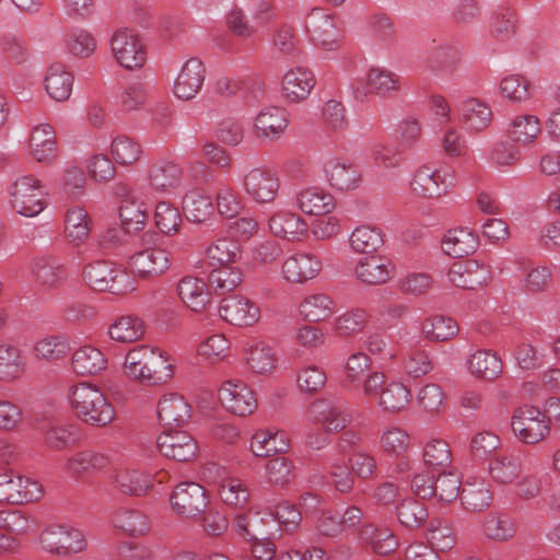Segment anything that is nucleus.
Wrapping results in <instances>:
<instances>
[{
  "instance_id": "f257e3e1",
  "label": "nucleus",
  "mask_w": 560,
  "mask_h": 560,
  "mask_svg": "<svg viewBox=\"0 0 560 560\" xmlns=\"http://www.w3.org/2000/svg\"><path fill=\"white\" fill-rule=\"evenodd\" d=\"M122 372L131 381L158 386L173 378L175 363L160 348L151 345H138L127 351Z\"/></svg>"
},
{
  "instance_id": "f03ea898",
  "label": "nucleus",
  "mask_w": 560,
  "mask_h": 560,
  "mask_svg": "<svg viewBox=\"0 0 560 560\" xmlns=\"http://www.w3.org/2000/svg\"><path fill=\"white\" fill-rule=\"evenodd\" d=\"M67 398L74 416L94 428H104L116 419V409L106 394L91 382L71 385Z\"/></svg>"
},
{
  "instance_id": "7ed1b4c3",
  "label": "nucleus",
  "mask_w": 560,
  "mask_h": 560,
  "mask_svg": "<svg viewBox=\"0 0 560 560\" xmlns=\"http://www.w3.org/2000/svg\"><path fill=\"white\" fill-rule=\"evenodd\" d=\"M173 264L172 253L162 245L161 236L145 231L138 241V249L128 257L130 276L140 280H152L164 275Z\"/></svg>"
},
{
  "instance_id": "20e7f679",
  "label": "nucleus",
  "mask_w": 560,
  "mask_h": 560,
  "mask_svg": "<svg viewBox=\"0 0 560 560\" xmlns=\"http://www.w3.org/2000/svg\"><path fill=\"white\" fill-rule=\"evenodd\" d=\"M9 205L19 215L35 218L48 206L43 180L34 174L18 175L8 189Z\"/></svg>"
},
{
  "instance_id": "39448f33",
  "label": "nucleus",
  "mask_w": 560,
  "mask_h": 560,
  "mask_svg": "<svg viewBox=\"0 0 560 560\" xmlns=\"http://www.w3.org/2000/svg\"><path fill=\"white\" fill-rule=\"evenodd\" d=\"M362 393L374 399L382 411L392 415L406 410L411 398V392L406 385L399 381L388 382L381 371H373L364 378Z\"/></svg>"
},
{
  "instance_id": "423d86ee",
  "label": "nucleus",
  "mask_w": 560,
  "mask_h": 560,
  "mask_svg": "<svg viewBox=\"0 0 560 560\" xmlns=\"http://www.w3.org/2000/svg\"><path fill=\"white\" fill-rule=\"evenodd\" d=\"M456 185V174L452 166L422 164L411 175V191L423 199H435L447 195Z\"/></svg>"
},
{
  "instance_id": "0eeeda50",
  "label": "nucleus",
  "mask_w": 560,
  "mask_h": 560,
  "mask_svg": "<svg viewBox=\"0 0 560 560\" xmlns=\"http://www.w3.org/2000/svg\"><path fill=\"white\" fill-rule=\"evenodd\" d=\"M83 277L85 282L96 291L119 295L136 290V282L129 272L108 260H96L86 265Z\"/></svg>"
},
{
  "instance_id": "6e6552de",
  "label": "nucleus",
  "mask_w": 560,
  "mask_h": 560,
  "mask_svg": "<svg viewBox=\"0 0 560 560\" xmlns=\"http://www.w3.org/2000/svg\"><path fill=\"white\" fill-rule=\"evenodd\" d=\"M38 544L43 551L59 557L77 555L88 548L84 533L65 524L46 526L39 534Z\"/></svg>"
},
{
  "instance_id": "1a4fd4ad",
  "label": "nucleus",
  "mask_w": 560,
  "mask_h": 560,
  "mask_svg": "<svg viewBox=\"0 0 560 560\" xmlns=\"http://www.w3.org/2000/svg\"><path fill=\"white\" fill-rule=\"evenodd\" d=\"M511 430L522 443L535 445L550 434L549 420L544 412L534 406H521L513 411Z\"/></svg>"
},
{
  "instance_id": "9d476101",
  "label": "nucleus",
  "mask_w": 560,
  "mask_h": 560,
  "mask_svg": "<svg viewBox=\"0 0 560 560\" xmlns=\"http://www.w3.org/2000/svg\"><path fill=\"white\" fill-rule=\"evenodd\" d=\"M245 195L258 205L272 203L281 188L278 173L268 166H255L247 170L241 180Z\"/></svg>"
},
{
  "instance_id": "9b49d317",
  "label": "nucleus",
  "mask_w": 560,
  "mask_h": 560,
  "mask_svg": "<svg viewBox=\"0 0 560 560\" xmlns=\"http://www.w3.org/2000/svg\"><path fill=\"white\" fill-rule=\"evenodd\" d=\"M305 30L311 40L325 50H334L342 38L341 22L322 8H313L305 18Z\"/></svg>"
},
{
  "instance_id": "f8f14e48",
  "label": "nucleus",
  "mask_w": 560,
  "mask_h": 560,
  "mask_svg": "<svg viewBox=\"0 0 560 560\" xmlns=\"http://www.w3.org/2000/svg\"><path fill=\"white\" fill-rule=\"evenodd\" d=\"M110 48L117 63L126 70H138L147 62V47L132 30H117L110 39Z\"/></svg>"
},
{
  "instance_id": "ddd939ff",
  "label": "nucleus",
  "mask_w": 560,
  "mask_h": 560,
  "mask_svg": "<svg viewBox=\"0 0 560 560\" xmlns=\"http://www.w3.org/2000/svg\"><path fill=\"white\" fill-rule=\"evenodd\" d=\"M44 493L42 485L27 476L13 470L0 471V502L26 504L37 502Z\"/></svg>"
},
{
  "instance_id": "4468645a",
  "label": "nucleus",
  "mask_w": 560,
  "mask_h": 560,
  "mask_svg": "<svg viewBox=\"0 0 560 560\" xmlns=\"http://www.w3.org/2000/svg\"><path fill=\"white\" fill-rule=\"evenodd\" d=\"M353 277L366 287L384 285L396 277V265L386 255L378 253L366 255L357 260Z\"/></svg>"
},
{
  "instance_id": "2eb2a0df",
  "label": "nucleus",
  "mask_w": 560,
  "mask_h": 560,
  "mask_svg": "<svg viewBox=\"0 0 560 560\" xmlns=\"http://www.w3.org/2000/svg\"><path fill=\"white\" fill-rule=\"evenodd\" d=\"M218 396L221 405L238 417L250 416L258 407L255 392L242 380L224 381L219 387Z\"/></svg>"
},
{
  "instance_id": "dca6fc26",
  "label": "nucleus",
  "mask_w": 560,
  "mask_h": 560,
  "mask_svg": "<svg viewBox=\"0 0 560 560\" xmlns=\"http://www.w3.org/2000/svg\"><path fill=\"white\" fill-rule=\"evenodd\" d=\"M221 319L236 327H253L260 320L258 303L245 295L231 294L223 298L218 307Z\"/></svg>"
},
{
  "instance_id": "f3484780",
  "label": "nucleus",
  "mask_w": 560,
  "mask_h": 560,
  "mask_svg": "<svg viewBox=\"0 0 560 560\" xmlns=\"http://www.w3.org/2000/svg\"><path fill=\"white\" fill-rule=\"evenodd\" d=\"M447 279L459 289L479 290L491 282L492 271L489 265L477 259L457 260L450 266Z\"/></svg>"
},
{
  "instance_id": "a211bd4d",
  "label": "nucleus",
  "mask_w": 560,
  "mask_h": 560,
  "mask_svg": "<svg viewBox=\"0 0 560 560\" xmlns=\"http://www.w3.org/2000/svg\"><path fill=\"white\" fill-rule=\"evenodd\" d=\"M170 504L175 514L194 518L206 511L209 500L201 485L185 481L174 488L170 495Z\"/></svg>"
},
{
  "instance_id": "6ab92c4d",
  "label": "nucleus",
  "mask_w": 560,
  "mask_h": 560,
  "mask_svg": "<svg viewBox=\"0 0 560 560\" xmlns=\"http://www.w3.org/2000/svg\"><path fill=\"white\" fill-rule=\"evenodd\" d=\"M323 270V260L315 253L298 250L284 258L281 276L290 283L302 284L317 278Z\"/></svg>"
},
{
  "instance_id": "aec40b11",
  "label": "nucleus",
  "mask_w": 560,
  "mask_h": 560,
  "mask_svg": "<svg viewBox=\"0 0 560 560\" xmlns=\"http://www.w3.org/2000/svg\"><path fill=\"white\" fill-rule=\"evenodd\" d=\"M182 179V167L168 159L153 161L147 172L149 188L161 196L174 194L180 187Z\"/></svg>"
},
{
  "instance_id": "412c9836",
  "label": "nucleus",
  "mask_w": 560,
  "mask_h": 560,
  "mask_svg": "<svg viewBox=\"0 0 560 560\" xmlns=\"http://www.w3.org/2000/svg\"><path fill=\"white\" fill-rule=\"evenodd\" d=\"M305 418L320 424L326 432H339L351 422V416L342 406L326 399L313 401L305 411Z\"/></svg>"
},
{
  "instance_id": "4be33fe9",
  "label": "nucleus",
  "mask_w": 560,
  "mask_h": 560,
  "mask_svg": "<svg viewBox=\"0 0 560 560\" xmlns=\"http://www.w3.org/2000/svg\"><path fill=\"white\" fill-rule=\"evenodd\" d=\"M323 171L326 180L336 190H354L360 186L362 180L360 171L347 158H327L324 162Z\"/></svg>"
},
{
  "instance_id": "5701e85b",
  "label": "nucleus",
  "mask_w": 560,
  "mask_h": 560,
  "mask_svg": "<svg viewBox=\"0 0 560 560\" xmlns=\"http://www.w3.org/2000/svg\"><path fill=\"white\" fill-rule=\"evenodd\" d=\"M316 85L314 72L303 66L287 70L281 80V94L287 102L298 104L310 96Z\"/></svg>"
},
{
  "instance_id": "b1692460",
  "label": "nucleus",
  "mask_w": 560,
  "mask_h": 560,
  "mask_svg": "<svg viewBox=\"0 0 560 560\" xmlns=\"http://www.w3.org/2000/svg\"><path fill=\"white\" fill-rule=\"evenodd\" d=\"M112 485L121 493L144 497L153 489L154 475L132 467H117L110 474Z\"/></svg>"
},
{
  "instance_id": "393cba45",
  "label": "nucleus",
  "mask_w": 560,
  "mask_h": 560,
  "mask_svg": "<svg viewBox=\"0 0 560 560\" xmlns=\"http://www.w3.org/2000/svg\"><path fill=\"white\" fill-rule=\"evenodd\" d=\"M290 115L279 106L261 108L254 119V133L258 139L279 140L287 131Z\"/></svg>"
},
{
  "instance_id": "a878e982",
  "label": "nucleus",
  "mask_w": 560,
  "mask_h": 560,
  "mask_svg": "<svg viewBox=\"0 0 560 560\" xmlns=\"http://www.w3.org/2000/svg\"><path fill=\"white\" fill-rule=\"evenodd\" d=\"M206 78V68L203 62L196 57L187 59L177 74L173 92L179 100H191L201 90Z\"/></svg>"
},
{
  "instance_id": "bb28decb",
  "label": "nucleus",
  "mask_w": 560,
  "mask_h": 560,
  "mask_svg": "<svg viewBox=\"0 0 560 560\" xmlns=\"http://www.w3.org/2000/svg\"><path fill=\"white\" fill-rule=\"evenodd\" d=\"M247 370L256 375H270L277 369L278 354L275 347L262 340H252L243 348Z\"/></svg>"
},
{
  "instance_id": "cd10ccee",
  "label": "nucleus",
  "mask_w": 560,
  "mask_h": 560,
  "mask_svg": "<svg viewBox=\"0 0 560 560\" xmlns=\"http://www.w3.org/2000/svg\"><path fill=\"white\" fill-rule=\"evenodd\" d=\"M160 452L168 458L188 462L197 455L198 445L186 431H166L156 441Z\"/></svg>"
},
{
  "instance_id": "c85d7f7f",
  "label": "nucleus",
  "mask_w": 560,
  "mask_h": 560,
  "mask_svg": "<svg viewBox=\"0 0 560 560\" xmlns=\"http://www.w3.org/2000/svg\"><path fill=\"white\" fill-rule=\"evenodd\" d=\"M30 155L38 163L51 164L58 155L56 132L50 124L35 125L28 138Z\"/></svg>"
},
{
  "instance_id": "c756f323",
  "label": "nucleus",
  "mask_w": 560,
  "mask_h": 560,
  "mask_svg": "<svg viewBox=\"0 0 560 560\" xmlns=\"http://www.w3.org/2000/svg\"><path fill=\"white\" fill-rule=\"evenodd\" d=\"M268 226L275 236L291 242L301 241L308 230L306 221L301 215L285 209L273 211L269 217Z\"/></svg>"
},
{
  "instance_id": "7c9ffc66",
  "label": "nucleus",
  "mask_w": 560,
  "mask_h": 560,
  "mask_svg": "<svg viewBox=\"0 0 560 560\" xmlns=\"http://www.w3.org/2000/svg\"><path fill=\"white\" fill-rule=\"evenodd\" d=\"M460 487V501L467 511L482 512L491 505L493 494L485 478L467 475Z\"/></svg>"
},
{
  "instance_id": "2f4dec72",
  "label": "nucleus",
  "mask_w": 560,
  "mask_h": 560,
  "mask_svg": "<svg viewBox=\"0 0 560 560\" xmlns=\"http://www.w3.org/2000/svg\"><path fill=\"white\" fill-rule=\"evenodd\" d=\"M74 77L68 68L59 62L51 63L44 75L43 83L46 94L55 102H66L70 98Z\"/></svg>"
},
{
  "instance_id": "473e14b6",
  "label": "nucleus",
  "mask_w": 560,
  "mask_h": 560,
  "mask_svg": "<svg viewBox=\"0 0 560 560\" xmlns=\"http://www.w3.org/2000/svg\"><path fill=\"white\" fill-rule=\"evenodd\" d=\"M299 210L307 215H325L334 211V196L322 187L311 186L301 189L295 196Z\"/></svg>"
},
{
  "instance_id": "72a5a7b5",
  "label": "nucleus",
  "mask_w": 560,
  "mask_h": 560,
  "mask_svg": "<svg viewBox=\"0 0 560 560\" xmlns=\"http://www.w3.org/2000/svg\"><path fill=\"white\" fill-rule=\"evenodd\" d=\"M491 120L490 106L479 98H468L458 108V121L468 132H480L487 129Z\"/></svg>"
},
{
  "instance_id": "f704fd0d",
  "label": "nucleus",
  "mask_w": 560,
  "mask_h": 560,
  "mask_svg": "<svg viewBox=\"0 0 560 560\" xmlns=\"http://www.w3.org/2000/svg\"><path fill=\"white\" fill-rule=\"evenodd\" d=\"M158 416L164 425L180 427L191 417V408L178 393L164 394L158 402Z\"/></svg>"
},
{
  "instance_id": "c9c22d12",
  "label": "nucleus",
  "mask_w": 560,
  "mask_h": 560,
  "mask_svg": "<svg viewBox=\"0 0 560 560\" xmlns=\"http://www.w3.org/2000/svg\"><path fill=\"white\" fill-rule=\"evenodd\" d=\"M31 271L42 285L48 288L61 285L69 277L67 267L50 255L34 258L31 262Z\"/></svg>"
},
{
  "instance_id": "e433bc0d",
  "label": "nucleus",
  "mask_w": 560,
  "mask_h": 560,
  "mask_svg": "<svg viewBox=\"0 0 560 560\" xmlns=\"http://www.w3.org/2000/svg\"><path fill=\"white\" fill-rule=\"evenodd\" d=\"M384 243L382 229L365 223L355 226L348 237L351 252L358 255L366 256L378 253Z\"/></svg>"
},
{
  "instance_id": "4c0bfd02",
  "label": "nucleus",
  "mask_w": 560,
  "mask_h": 560,
  "mask_svg": "<svg viewBox=\"0 0 560 560\" xmlns=\"http://www.w3.org/2000/svg\"><path fill=\"white\" fill-rule=\"evenodd\" d=\"M522 460L513 453H499L493 455L488 463V472L497 485H510L518 479L522 472Z\"/></svg>"
},
{
  "instance_id": "58836bf2",
  "label": "nucleus",
  "mask_w": 560,
  "mask_h": 560,
  "mask_svg": "<svg viewBox=\"0 0 560 560\" xmlns=\"http://www.w3.org/2000/svg\"><path fill=\"white\" fill-rule=\"evenodd\" d=\"M182 302L194 312H202L210 302L209 285L203 279L186 276L177 285Z\"/></svg>"
},
{
  "instance_id": "ea45409f",
  "label": "nucleus",
  "mask_w": 560,
  "mask_h": 560,
  "mask_svg": "<svg viewBox=\"0 0 560 560\" xmlns=\"http://www.w3.org/2000/svg\"><path fill=\"white\" fill-rule=\"evenodd\" d=\"M479 237L468 228L448 230L442 238L443 252L452 257L468 256L478 248Z\"/></svg>"
},
{
  "instance_id": "a19ab883",
  "label": "nucleus",
  "mask_w": 560,
  "mask_h": 560,
  "mask_svg": "<svg viewBox=\"0 0 560 560\" xmlns=\"http://www.w3.org/2000/svg\"><path fill=\"white\" fill-rule=\"evenodd\" d=\"M145 334L144 322L137 315H120L108 326V337L118 343H132L141 340Z\"/></svg>"
},
{
  "instance_id": "79ce46f5",
  "label": "nucleus",
  "mask_w": 560,
  "mask_h": 560,
  "mask_svg": "<svg viewBox=\"0 0 560 560\" xmlns=\"http://www.w3.org/2000/svg\"><path fill=\"white\" fill-rule=\"evenodd\" d=\"M107 366V359L96 347L84 345L75 349L71 357V368L81 376L96 375Z\"/></svg>"
},
{
  "instance_id": "37998d69",
  "label": "nucleus",
  "mask_w": 560,
  "mask_h": 560,
  "mask_svg": "<svg viewBox=\"0 0 560 560\" xmlns=\"http://www.w3.org/2000/svg\"><path fill=\"white\" fill-rule=\"evenodd\" d=\"M482 535L493 541L511 540L517 532L515 518L505 512H490L481 523Z\"/></svg>"
},
{
  "instance_id": "c03bdc74",
  "label": "nucleus",
  "mask_w": 560,
  "mask_h": 560,
  "mask_svg": "<svg viewBox=\"0 0 560 560\" xmlns=\"http://www.w3.org/2000/svg\"><path fill=\"white\" fill-rule=\"evenodd\" d=\"M468 370L476 378L492 381L499 377L503 365L497 352L489 349H477L469 354Z\"/></svg>"
},
{
  "instance_id": "a18cd8bd",
  "label": "nucleus",
  "mask_w": 560,
  "mask_h": 560,
  "mask_svg": "<svg viewBox=\"0 0 560 560\" xmlns=\"http://www.w3.org/2000/svg\"><path fill=\"white\" fill-rule=\"evenodd\" d=\"M109 464L107 455L85 450L78 452L67 458L65 463V470L68 475L74 478H80L86 474L101 470Z\"/></svg>"
},
{
  "instance_id": "49530a36",
  "label": "nucleus",
  "mask_w": 560,
  "mask_h": 560,
  "mask_svg": "<svg viewBox=\"0 0 560 560\" xmlns=\"http://www.w3.org/2000/svg\"><path fill=\"white\" fill-rule=\"evenodd\" d=\"M183 210L186 218L194 223H202L214 213V205L210 195L200 188L188 190L183 198Z\"/></svg>"
},
{
  "instance_id": "de8ad7c7",
  "label": "nucleus",
  "mask_w": 560,
  "mask_h": 560,
  "mask_svg": "<svg viewBox=\"0 0 560 560\" xmlns=\"http://www.w3.org/2000/svg\"><path fill=\"white\" fill-rule=\"evenodd\" d=\"M92 221L81 206L70 207L65 215V236L73 245L83 244L91 232Z\"/></svg>"
},
{
  "instance_id": "09e8293b",
  "label": "nucleus",
  "mask_w": 560,
  "mask_h": 560,
  "mask_svg": "<svg viewBox=\"0 0 560 560\" xmlns=\"http://www.w3.org/2000/svg\"><path fill=\"white\" fill-rule=\"evenodd\" d=\"M541 129V121L538 116L520 114L510 120L508 133L512 141L528 145L537 140Z\"/></svg>"
},
{
  "instance_id": "8fccbe9b",
  "label": "nucleus",
  "mask_w": 560,
  "mask_h": 560,
  "mask_svg": "<svg viewBox=\"0 0 560 560\" xmlns=\"http://www.w3.org/2000/svg\"><path fill=\"white\" fill-rule=\"evenodd\" d=\"M336 311L332 298L326 293H312L306 295L299 305L300 315L311 322L317 323L329 318Z\"/></svg>"
},
{
  "instance_id": "3c124183",
  "label": "nucleus",
  "mask_w": 560,
  "mask_h": 560,
  "mask_svg": "<svg viewBox=\"0 0 560 560\" xmlns=\"http://www.w3.org/2000/svg\"><path fill=\"white\" fill-rule=\"evenodd\" d=\"M289 447L284 433L266 429L256 431L250 441V451L257 457H269Z\"/></svg>"
},
{
  "instance_id": "603ef678",
  "label": "nucleus",
  "mask_w": 560,
  "mask_h": 560,
  "mask_svg": "<svg viewBox=\"0 0 560 560\" xmlns=\"http://www.w3.org/2000/svg\"><path fill=\"white\" fill-rule=\"evenodd\" d=\"M119 218L127 231H142L148 219L147 206L136 195H128L120 202Z\"/></svg>"
},
{
  "instance_id": "864d4df0",
  "label": "nucleus",
  "mask_w": 560,
  "mask_h": 560,
  "mask_svg": "<svg viewBox=\"0 0 560 560\" xmlns=\"http://www.w3.org/2000/svg\"><path fill=\"white\" fill-rule=\"evenodd\" d=\"M422 337L431 342H443L453 339L459 331L456 320L451 317L434 315L421 323Z\"/></svg>"
},
{
  "instance_id": "5fc2aeb1",
  "label": "nucleus",
  "mask_w": 560,
  "mask_h": 560,
  "mask_svg": "<svg viewBox=\"0 0 560 560\" xmlns=\"http://www.w3.org/2000/svg\"><path fill=\"white\" fill-rule=\"evenodd\" d=\"M359 538L378 555H388L398 546L396 537L388 528H377L373 524L364 525L360 530Z\"/></svg>"
},
{
  "instance_id": "6e6d98bb",
  "label": "nucleus",
  "mask_w": 560,
  "mask_h": 560,
  "mask_svg": "<svg viewBox=\"0 0 560 560\" xmlns=\"http://www.w3.org/2000/svg\"><path fill=\"white\" fill-rule=\"evenodd\" d=\"M109 153L116 164L128 166L141 159L143 150L138 140L126 135H119L112 140Z\"/></svg>"
},
{
  "instance_id": "4d7b16f0",
  "label": "nucleus",
  "mask_w": 560,
  "mask_h": 560,
  "mask_svg": "<svg viewBox=\"0 0 560 560\" xmlns=\"http://www.w3.org/2000/svg\"><path fill=\"white\" fill-rule=\"evenodd\" d=\"M114 525L130 536H142L150 532L151 521L136 509H120L114 516Z\"/></svg>"
},
{
  "instance_id": "13d9d810",
  "label": "nucleus",
  "mask_w": 560,
  "mask_h": 560,
  "mask_svg": "<svg viewBox=\"0 0 560 560\" xmlns=\"http://www.w3.org/2000/svg\"><path fill=\"white\" fill-rule=\"evenodd\" d=\"M399 82L398 74L382 67H371L365 75V83L371 92L383 96L397 92Z\"/></svg>"
},
{
  "instance_id": "bf43d9fd",
  "label": "nucleus",
  "mask_w": 560,
  "mask_h": 560,
  "mask_svg": "<svg viewBox=\"0 0 560 560\" xmlns=\"http://www.w3.org/2000/svg\"><path fill=\"white\" fill-rule=\"evenodd\" d=\"M211 266L223 267L236 262L241 256L240 246L232 240L218 238L206 250Z\"/></svg>"
},
{
  "instance_id": "052dcab7",
  "label": "nucleus",
  "mask_w": 560,
  "mask_h": 560,
  "mask_svg": "<svg viewBox=\"0 0 560 560\" xmlns=\"http://www.w3.org/2000/svg\"><path fill=\"white\" fill-rule=\"evenodd\" d=\"M148 97L145 83L135 81L121 89L117 97V105L125 113L138 112L145 106Z\"/></svg>"
},
{
  "instance_id": "680f3d73",
  "label": "nucleus",
  "mask_w": 560,
  "mask_h": 560,
  "mask_svg": "<svg viewBox=\"0 0 560 560\" xmlns=\"http://www.w3.org/2000/svg\"><path fill=\"white\" fill-rule=\"evenodd\" d=\"M34 351L39 360L58 361L68 354L70 345L65 336L49 335L36 341Z\"/></svg>"
},
{
  "instance_id": "e2e57ef3",
  "label": "nucleus",
  "mask_w": 560,
  "mask_h": 560,
  "mask_svg": "<svg viewBox=\"0 0 560 560\" xmlns=\"http://www.w3.org/2000/svg\"><path fill=\"white\" fill-rule=\"evenodd\" d=\"M24 366L25 363L16 347L0 342V380H16L24 372Z\"/></svg>"
},
{
  "instance_id": "0e129e2a",
  "label": "nucleus",
  "mask_w": 560,
  "mask_h": 560,
  "mask_svg": "<svg viewBox=\"0 0 560 560\" xmlns=\"http://www.w3.org/2000/svg\"><path fill=\"white\" fill-rule=\"evenodd\" d=\"M380 446L388 455L400 456L408 451L410 436L398 425H387L381 432Z\"/></svg>"
},
{
  "instance_id": "69168bd1",
  "label": "nucleus",
  "mask_w": 560,
  "mask_h": 560,
  "mask_svg": "<svg viewBox=\"0 0 560 560\" xmlns=\"http://www.w3.org/2000/svg\"><path fill=\"white\" fill-rule=\"evenodd\" d=\"M243 281V272L240 268L223 266L213 269L209 275V285L218 294L235 290Z\"/></svg>"
},
{
  "instance_id": "338daca9",
  "label": "nucleus",
  "mask_w": 560,
  "mask_h": 560,
  "mask_svg": "<svg viewBox=\"0 0 560 560\" xmlns=\"http://www.w3.org/2000/svg\"><path fill=\"white\" fill-rule=\"evenodd\" d=\"M517 23L515 11L506 5L494 9L490 16L489 28L491 34L498 38H505L514 34Z\"/></svg>"
},
{
  "instance_id": "774afa93",
  "label": "nucleus",
  "mask_w": 560,
  "mask_h": 560,
  "mask_svg": "<svg viewBox=\"0 0 560 560\" xmlns=\"http://www.w3.org/2000/svg\"><path fill=\"white\" fill-rule=\"evenodd\" d=\"M425 465L444 469L452 463V451L448 443L436 436L430 438L423 446Z\"/></svg>"
}]
</instances>
